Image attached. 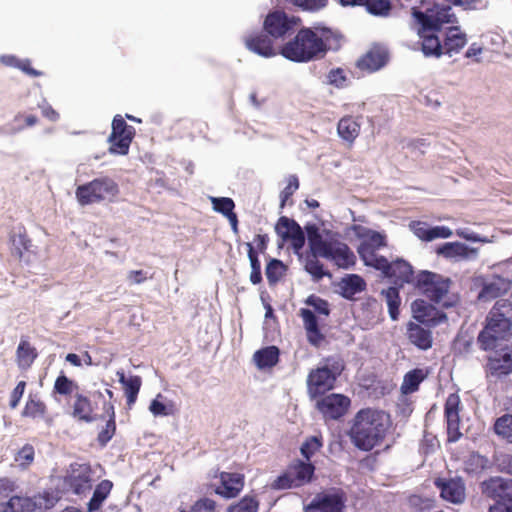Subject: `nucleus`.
<instances>
[{
    "mask_svg": "<svg viewBox=\"0 0 512 512\" xmlns=\"http://www.w3.org/2000/svg\"><path fill=\"white\" fill-rule=\"evenodd\" d=\"M305 230L311 254L307 255L304 266L315 280L327 275L318 257L329 259L340 268L354 265V253L345 243L337 240L332 232L315 224L306 225Z\"/></svg>",
    "mask_w": 512,
    "mask_h": 512,
    "instance_id": "f257e3e1",
    "label": "nucleus"
},
{
    "mask_svg": "<svg viewBox=\"0 0 512 512\" xmlns=\"http://www.w3.org/2000/svg\"><path fill=\"white\" fill-rule=\"evenodd\" d=\"M339 47L338 36L329 28L301 29L293 41L285 44L281 54L295 62H308L322 57L327 50Z\"/></svg>",
    "mask_w": 512,
    "mask_h": 512,
    "instance_id": "f03ea898",
    "label": "nucleus"
},
{
    "mask_svg": "<svg viewBox=\"0 0 512 512\" xmlns=\"http://www.w3.org/2000/svg\"><path fill=\"white\" fill-rule=\"evenodd\" d=\"M390 425V417L385 412L363 409L355 415L349 436L358 449L370 451L383 442Z\"/></svg>",
    "mask_w": 512,
    "mask_h": 512,
    "instance_id": "7ed1b4c3",
    "label": "nucleus"
},
{
    "mask_svg": "<svg viewBox=\"0 0 512 512\" xmlns=\"http://www.w3.org/2000/svg\"><path fill=\"white\" fill-rule=\"evenodd\" d=\"M510 312V303L496 302L486 318L484 329L478 336L481 349L498 353L509 348L508 342L512 337Z\"/></svg>",
    "mask_w": 512,
    "mask_h": 512,
    "instance_id": "20e7f679",
    "label": "nucleus"
},
{
    "mask_svg": "<svg viewBox=\"0 0 512 512\" xmlns=\"http://www.w3.org/2000/svg\"><path fill=\"white\" fill-rule=\"evenodd\" d=\"M347 234H353L360 240L357 250L365 265L374 267L377 270L387 267V259L377 255V250L385 246V237L381 233L362 225L354 224L347 229Z\"/></svg>",
    "mask_w": 512,
    "mask_h": 512,
    "instance_id": "39448f33",
    "label": "nucleus"
},
{
    "mask_svg": "<svg viewBox=\"0 0 512 512\" xmlns=\"http://www.w3.org/2000/svg\"><path fill=\"white\" fill-rule=\"evenodd\" d=\"M119 193L118 184L110 177H99L76 189V199L85 206L102 201H112Z\"/></svg>",
    "mask_w": 512,
    "mask_h": 512,
    "instance_id": "423d86ee",
    "label": "nucleus"
},
{
    "mask_svg": "<svg viewBox=\"0 0 512 512\" xmlns=\"http://www.w3.org/2000/svg\"><path fill=\"white\" fill-rule=\"evenodd\" d=\"M342 370V362L336 359H328L324 365L312 370L307 380L310 396L315 398L331 390Z\"/></svg>",
    "mask_w": 512,
    "mask_h": 512,
    "instance_id": "0eeeda50",
    "label": "nucleus"
},
{
    "mask_svg": "<svg viewBox=\"0 0 512 512\" xmlns=\"http://www.w3.org/2000/svg\"><path fill=\"white\" fill-rule=\"evenodd\" d=\"M415 285L434 302L443 306L449 305V302L445 300L450 286L449 279L435 273L422 271L416 276Z\"/></svg>",
    "mask_w": 512,
    "mask_h": 512,
    "instance_id": "6e6552de",
    "label": "nucleus"
},
{
    "mask_svg": "<svg viewBox=\"0 0 512 512\" xmlns=\"http://www.w3.org/2000/svg\"><path fill=\"white\" fill-rule=\"evenodd\" d=\"M412 15L420 26H427V28L436 31H440L442 25L453 23L455 20V15L450 6L438 4L427 8L424 12L417 8H412Z\"/></svg>",
    "mask_w": 512,
    "mask_h": 512,
    "instance_id": "1a4fd4ad",
    "label": "nucleus"
},
{
    "mask_svg": "<svg viewBox=\"0 0 512 512\" xmlns=\"http://www.w3.org/2000/svg\"><path fill=\"white\" fill-rule=\"evenodd\" d=\"M134 137V128L128 126L125 120L117 115L112 122V132L108 138L110 152L113 154L126 155Z\"/></svg>",
    "mask_w": 512,
    "mask_h": 512,
    "instance_id": "9d476101",
    "label": "nucleus"
},
{
    "mask_svg": "<svg viewBox=\"0 0 512 512\" xmlns=\"http://www.w3.org/2000/svg\"><path fill=\"white\" fill-rule=\"evenodd\" d=\"M56 498L49 492L39 493L33 497L13 496L10 498V512H35L53 507Z\"/></svg>",
    "mask_w": 512,
    "mask_h": 512,
    "instance_id": "9b49d317",
    "label": "nucleus"
},
{
    "mask_svg": "<svg viewBox=\"0 0 512 512\" xmlns=\"http://www.w3.org/2000/svg\"><path fill=\"white\" fill-rule=\"evenodd\" d=\"M93 471L87 464L74 463L70 466L65 482L74 493L80 494L92 487Z\"/></svg>",
    "mask_w": 512,
    "mask_h": 512,
    "instance_id": "f8f14e48",
    "label": "nucleus"
},
{
    "mask_svg": "<svg viewBox=\"0 0 512 512\" xmlns=\"http://www.w3.org/2000/svg\"><path fill=\"white\" fill-rule=\"evenodd\" d=\"M459 411L460 397L457 394H450L445 403L447 437L449 442H456L462 437Z\"/></svg>",
    "mask_w": 512,
    "mask_h": 512,
    "instance_id": "ddd939ff",
    "label": "nucleus"
},
{
    "mask_svg": "<svg viewBox=\"0 0 512 512\" xmlns=\"http://www.w3.org/2000/svg\"><path fill=\"white\" fill-rule=\"evenodd\" d=\"M486 496L498 501L512 503V479L492 477L481 485Z\"/></svg>",
    "mask_w": 512,
    "mask_h": 512,
    "instance_id": "4468645a",
    "label": "nucleus"
},
{
    "mask_svg": "<svg viewBox=\"0 0 512 512\" xmlns=\"http://www.w3.org/2000/svg\"><path fill=\"white\" fill-rule=\"evenodd\" d=\"M344 500L338 493L317 494L303 512H343Z\"/></svg>",
    "mask_w": 512,
    "mask_h": 512,
    "instance_id": "2eb2a0df",
    "label": "nucleus"
},
{
    "mask_svg": "<svg viewBox=\"0 0 512 512\" xmlns=\"http://www.w3.org/2000/svg\"><path fill=\"white\" fill-rule=\"evenodd\" d=\"M350 405V399L342 394H330L317 401V408L327 418L338 419Z\"/></svg>",
    "mask_w": 512,
    "mask_h": 512,
    "instance_id": "dca6fc26",
    "label": "nucleus"
},
{
    "mask_svg": "<svg viewBox=\"0 0 512 512\" xmlns=\"http://www.w3.org/2000/svg\"><path fill=\"white\" fill-rule=\"evenodd\" d=\"M512 288V280L499 274H492L483 282L478 295L480 300H492L505 295Z\"/></svg>",
    "mask_w": 512,
    "mask_h": 512,
    "instance_id": "f3484780",
    "label": "nucleus"
},
{
    "mask_svg": "<svg viewBox=\"0 0 512 512\" xmlns=\"http://www.w3.org/2000/svg\"><path fill=\"white\" fill-rule=\"evenodd\" d=\"M295 18H288L284 12L275 11L267 15L264 21L265 30L273 37H283L296 26Z\"/></svg>",
    "mask_w": 512,
    "mask_h": 512,
    "instance_id": "a211bd4d",
    "label": "nucleus"
},
{
    "mask_svg": "<svg viewBox=\"0 0 512 512\" xmlns=\"http://www.w3.org/2000/svg\"><path fill=\"white\" fill-rule=\"evenodd\" d=\"M435 485L440 490L441 497L448 502L459 504L465 499V486L461 479H437Z\"/></svg>",
    "mask_w": 512,
    "mask_h": 512,
    "instance_id": "6ab92c4d",
    "label": "nucleus"
},
{
    "mask_svg": "<svg viewBox=\"0 0 512 512\" xmlns=\"http://www.w3.org/2000/svg\"><path fill=\"white\" fill-rule=\"evenodd\" d=\"M244 486V476L240 473L222 472L220 484L215 486V493L225 498L236 497Z\"/></svg>",
    "mask_w": 512,
    "mask_h": 512,
    "instance_id": "aec40b11",
    "label": "nucleus"
},
{
    "mask_svg": "<svg viewBox=\"0 0 512 512\" xmlns=\"http://www.w3.org/2000/svg\"><path fill=\"white\" fill-rule=\"evenodd\" d=\"M437 253L447 259L460 261L476 258L478 249L471 248L461 242H449L440 246Z\"/></svg>",
    "mask_w": 512,
    "mask_h": 512,
    "instance_id": "412c9836",
    "label": "nucleus"
},
{
    "mask_svg": "<svg viewBox=\"0 0 512 512\" xmlns=\"http://www.w3.org/2000/svg\"><path fill=\"white\" fill-rule=\"evenodd\" d=\"M439 31L420 26L418 34L422 40V51L425 56L440 57L444 54L443 42H441Z\"/></svg>",
    "mask_w": 512,
    "mask_h": 512,
    "instance_id": "4be33fe9",
    "label": "nucleus"
},
{
    "mask_svg": "<svg viewBox=\"0 0 512 512\" xmlns=\"http://www.w3.org/2000/svg\"><path fill=\"white\" fill-rule=\"evenodd\" d=\"M383 273L393 279L395 284L402 285L410 282L413 278L412 266L404 260H396L391 263L387 261V267L379 268Z\"/></svg>",
    "mask_w": 512,
    "mask_h": 512,
    "instance_id": "5701e85b",
    "label": "nucleus"
},
{
    "mask_svg": "<svg viewBox=\"0 0 512 512\" xmlns=\"http://www.w3.org/2000/svg\"><path fill=\"white\" fill-rule=\"evenodd\" d=\"M499 356L490 357L487 364L489 376L500 377L512 372V349L501 351Z\"/></svg>",
    "mask_w": 512,
    "mask_h": 512,
    "instance_id": "b1692460",
    "label": "nucleus"
},
{
    "mask_svg": "<svg viewBox=\"0 0 512 512\" xmlns=\"http://www.w3.org/2000/svg\"><path fill=\"white\" fill-rule=\"evenodd\" d=\"M444 54L458 53L467 43L466 34L457 26L449 27L444 33Z\"/></svg>",
    "mask_w": 512,
    "mask_h": 512,
    "instance_id": "393cba45",
    "label": "nucleus"
},
{
    "mask_svg": "<svg viewBox=\"0 0 512 512\" xmlns=\"http://www.w3.org/2000/svg\"><path fill=\"white\" fill-rule=\"evenodd\" d=\"M407 337L413 345L421 350H427L432 346V335L429 329L419 324L410 322L407 326Z\"/></svg>",
    "mask_w": 512,
    "mask_h": 512,
    "instance_id": "a878e982",
    "label": "nucleus"
},
{
    "mask_svg": "<svg viewBox=\"0 0 512 512\" xmlns=\"http://www.w3.org/2000/svg\"><path fill=\"white\" fill-rule=\"evenodd\" d=\"M387 59L388 53L384 48H374L358 61V67L373 72L382 68Z\"/></svg>",
    "mask_w": 512,
    "mask_h": 512,
    "instance_id": "bb28decb",
    "label": "nucleus"
},
{
    "mask_svg": "<svg viewBox=\"0 0 512 512\" xmlns=\"http://www.w3.org/2000/svg\"><path fill=\"white\" fill-rule=\"evenodd\" d=\"M413 317L421 323H431L433 325L440 322L444 316L437 317L435 309L424 300H415L411 305Z\"/></svg>",
    "mask_w": 512,
    "mask_h": 512,
    "instance_id": "cd10ccee",
    "label": "nucleus"
},
{
    "mask_svg": "<svg viewBox=\"0 0 512 512\" xmlns=\"http://www.w3.org/2000/svg\"><path fill=\"white\" fill-rule=\"evenodd\" d=\"M148 410L154 417H168L177 412V407L173 400L158 393L150 402Z\"/></svg>",
    "mask_w": 512,
    "mask_h": 512,
    "instance_id": "c85d7f7f",
    "label": "nucleus"
},
{
    "mask_svg": "<svg viewBox=\"0 0 512 512\" xmlns=\"http://www.w3.org/2000/svg\"><path fill=\"white\" fill-rule=\"evenodd\" d=\"M246 47L266 58L273 57L276 52L272 46V41L265 35L250 36L245 40Z\"/></svg>",
    "mask_w": 512,
    "mask_h": 512,
    "instance_id": "c756f323",
    "label": "nucleus"
},
{
    "mask_svg": "<svg viewBox=\"0 0 512 512\" xmlns=\"http://www.w3.org/2000/svg\"><path fill=\"white\" fill-rule=\"evenodd\" d=\"M116 374L119 382L123 385L127 397V404L132 406L137 399V395L141 387V378L139 376L126 377L122 370L117 371Z\"/></svg>",
    "mask_w": 512,
    "mask_h": 512,
    "instance_id": "7c9ffc66",
    "label": "nucleus"
},
{
    "mask_svg": "<svg viewBox=\"0 0 512 512\" xmlns=\"http://www.w3.org/2000/svg\"><path fill=\"white\" fill-rule=\"evenodd\" d=\"M301 317L307 332L308 341L315 346L319 345L323 340V336L318 329L316 316L312 310L301 309Z\"/></svg>",
    "mask_w": 512,
    "mask_h": 512,
    "instance_id": "2f4dec72",
    "label": "nucleus"
},
{
    "mask_svg": "<svg viewBox=\"0 0 512 512\" xmlns=\"http://www.w3.org/2000/svg\"><path fill=\"white\" fill-rule=\"evenodd\" d=\"M337 132L342 140L351 144L360 133V123L353 117H344L338 122Z\"/></svg>",
    "mask_w": 512,
    "mask_h": 512,
    "instance_id": "473e14b6",
    "label": "nucleus"
},
{
    "mask_svg": "<svg viewBox=\"0 0 512 512\" xmlns=\"http://www.w3.org/2000/svg\"><path fill=\"white\" fill-rule=\"evenodd\" d=\"M293 480L298 487L308 483L314 473V467L310 463L297 462L288 468Z\"/></svg>",
    "mask_w": 512,
    "mask_h": 512,
    "instance_id": "72a5a7b5",
    "label": "nucleus"
},
{
    "mask_svg": "<svg viewBox=\"0 0 512 512\" xmlns=\"http://www.w3.org/2000/svg\"><path fill=\"white\" fill-rule=\"evenodd\" d=\"M339 288L345 298H352L355 294L364 290L365 282L360 276L352 274L341 280Z\"/></svg>",
    "mask_w": 512,
    "mask_h": 512,
    "instance_id": "f704fd0d",
    "label": "nucleus"
},
{
    "mask_svg": "<svg viewBox=\"0 0 512 512\" xmlns=\"http://www.w3.org/2000/svg\"><path fill=\"white\" fill-rule=\"evenodd\" d=\"M427 377V372L423 369H414L407 372L403 378L401 392L410 394L418 390L420 383Z\"/></svg>",
    "mask_w": 512,
    "mask_h": 512,
    "instance_id": "c9c22d12",
    "label": "nucleus"
},
{
    "mask_svg": "<svg viewBox=\"0 0 512 512\" xmlns=\"http://www.w3.org/2000/svg\"><path fill=\"white\" fill-rule=\"evenodd\" d=\"M16 356L18 366L21 369H27L36 359L37 352L27 340L22 339L18 345Z\"/></svg>",
    "mask_w": 512,
    "mask_h": 512,
    "instance_id": "e433bc0d",
    "label": "nucleus"
},
{
    "mask_svg": "<svg viewBox=\"0 0 512 512\" xmlns=\"http://www.w3.org/2000/svg\"><path fill=\"white\" fill-rule=\"evenodd\" d=\"M279 351L275 346L266 347L257 351L254 354V361L260 368H267L274 366L278 361Z\"/></svg>",
    "mask_w": 512,
    "mask_h": 512,
    "instance_id": "4c0bfd02",
    "label": "nucleus"
},
{
    "mask_svg": "<svg viewBox=\"0 0 512 512\" xmlns=\"http://www.w3.org/2000/svg\"><path fill=\"white\" fill-rule=\"evenodd\" d=\"M112 486V482L109 480H103L101 483L97 485V487L94 490L93 497L88 503V509L90 512L96 511L101 507L103 501L109 495Z\"/></svg>",
    "mask_w": 512,
    "mask_h": 512,
    "instance_id": "58836bf2",
    "label": "nucleus"
},
{
    "mask_svg": "<svg viewBox=\"0 0 512 512\" xmlns=\"http://www.w3.org/2000/svg\"><path fill=\"white\" fill-rule=\"evenodd\" d=\"M73 416L86 422L92 421V406L87 397L77 394L73 404Z\"/></svg>",
    "mask_w": 512,
    "mask_h": 512,
    "instance_id": "ea45409f",
    "label": "nucleus"
},
{
    "mask_svg": "<svg viewBox=\"0 0 512 512\" xmlns=\"http://www.w3.org/2000/svg\"><path fill=\"white\" fill-rule=\"evenodd\" d=\"M494 432L500 438L512 443V414H504L494 423Z\"/></svg>",
    "mask_w": 512,
    "mask_h": 512,
    "instance_id": "a19ab883",
    "label": "nucleus"
},
{
    "mask_svg": "<svg viewBox=\"0 0 512 512\" xmlns=\"http://www.w3.org/2000/svg\"><path fill=\"white\" fill-rule=\"evenodd\" d=\"M300 229L301 227L294 220L287 217H281L275 227L277 234L284 241H288Z\"/></svg>",
    "mask_w": 512,
    "mask_h": 512,
    "instance_id": "79ce46f5",
    "label": "nucleus"
},
{
    "mask_svg": "<svg viewBox=\"0 0 512 512\" xmlns=\"http://www.w3.org/2000/svg\"><path fill=\"white\" fill-rule=\"evenodd\" d=\"M259 502L252 495H246L238 503L229 506L227 512H257Z\"/></svg>",
    "mask_w": 512,
    "mask_h": 512,
    "instance_id": "37998d69",
    "label": "nucleus"
},
{
    "mask_svg": "<svg viewBox=\"0 0 512 512\" xmlns=\"http://www.w3.org/2000/svg\"><path fill=\"white\" fill-rule=\"evenodd\" d=\"M383 294L386 298L390 317L393 320H397L399 314L398 308L400 304L398 289L396 287H389L387 290L383 291Z\"/></svg>",
    "mask_w": 512,
    "mask_h": 512,
    "instance_id": "c03bdc74",
    "label": "nucleus"
},
{
    "mask_svg": "<svg viewBox=\"0 0 512 512\" xmlns=\"http://www.w3.org/2000/svg\"><path fill=\"white\" fill-rule=\"evenodd\" d=\"M0 62L6 66L17 67L29 75H32V76L39 75L38 71H36L30 67V63L28 60H19L15 56H12V55H2L0 57Z\"/></svg>",
    "mask_w": 512,
    "mask_h": 512,
    "instance_id": "a18cd8bd",
    "label": "nucleus"
},
{
    "mask_svg": "<svg viewBox=\"0 0 512 512\" xmlns=\"http://www.w3.org/2000/svg\"><path fill=\"white\" fill-rule=\"evenodd\" d=\"M35 451L34 447L30 444H25L18 452L15 454L14 460L18 466L21 468L29 467L34 461Z\"/></svg>",
    "mask_w": 512,
    "mask_h": 512,
    "instance_id": "49530a36",
    "label": "nucleus"
},
{
    "mask_svg": "<svg viewBox=\"0 0 512 512\" xmlns=\"http://www.w3.org/2000/svg\"><path fill=\"white\" fill-rule=\"evenodd\" d=\"M248 257L251 264V274H250V280L253 284H258L261 282V265L258 260V257L254 251V248L252 244L248 243Z\"/></svg>",
    "mask_w": 512,
    "mask_h": 512,
    "instance_id": "de8ad7c7",
    "label": "nucleus"
},
{
    "mask_svg": "<svg viewBox=\"0 0 512 512\" xmlns=\"http://www.w3.org/2000/svg\"><path fill=\"white\" fill-rule=\"evenodd\" d=\"M210 201L212 203L213 209L223 214L224 216H228L233 213V209L235 207L234 201L228 197H210Z\"/></svg>",
    "mask_w": 512,
    "mask_h": 512,
    "instance_id": "09e8293b",
    "label": "nucleus"
},
{
    "mask_svg": "<svg viewBox=\"0 0 512 512\" xmlns=\"http://www.w3.org/2000/svg\"><path fill=\"white\" fill-rule=\"evenodd\" d=\"M285 266L279 260H271L266 267V277L270 283H276L284 274Z\"/></svg>",
    "mask_w": 512,
    "mask_h": 512,
    "instance_id": "8fccbe9b",
    "label": "nucleus"
},
{
    "mask_svg": "<svg viewBox=\"0 0 512 512\" xmlns=\"http://www.w3.org/2000/svg\"><path fill=\"white\" fill-rule=\"evenodd\" d=\"M327 83L337 88H343L347 85V73L341 68H335L328 72Z\"/></svg>",
    "mask_w": 512,
    "mask_h": 512,
    "instance_id": "3c124183",
    "label": "nucleus"
},
{
    "mask_svg": "<svg viewBox=\"0 0 512 512\" xmlns=\"http://www.w3.org/2000/svg\"><path fill=\"white\" fill-rule=\"evenodd\" d=\"M44 411L45 406L42 402L35 399H29L26 402L22 415L25 417L37 418L42 416Z\"/></svg>",
    "mask_w": 512,
    "mask_h": 512,
    "instance_id": "603ef678",
    "label": "nucleus"
},
{
    "mask_svg": "<svg viewBox=\"0 0 512 512\" xmlns=\"http://www.w3.org/2000/svg\"><path fill=\"white\" fill-rule=\"evenodd\" d=\"M364 5L374 15H387L390 10V2L388 0H368Z\"/></svg>",
    "mask_w": 512,
    "mask_h": 512,
    "instance_id": "864d4df0",
    "label": "nucleus"
},
{
    "mask_svg": "<svg viewBox=\"0 0 512 512\" xmlns=\"http://www.w3.org/2000/svg\"><path fill=\"white\" fill-rule=\"evenodd\" d=\"M298 487L292 478L288 469L280 476H278L272 483L271 488L276 490H285Z\"/></svg>",
    "mask_w": 512,
    "mask_h": 512,
    "instance_id": "5fc2aeb1",
    "label": "nucleus"
},
{
    "mask_svg": "<svg viewBox=\"0 0 512 512\" xmlns=\"http://www.w3.org/2000/svg\"><path fill=\"white\" fill-rule=\"evenodd\" d=\"M307 11H316L326 6L327 0H283Z\"/></svg>",
    "mask_w": 512,
    "mask_h": 512,
    "instance_id": "6e6d98bb",
    "label": "nucleus"
},
{
    "mask_svg": "<svg viewBox=\"0 0 512 512\" xmlns=\"http://www.w3.org/2000/svg\"><path fill=\"white\" fill-rule=\"evenodd\" d=\"M456 235L459 236L460 238H463L467 241H472V242H481V243H493L495 242V239H494V236H492L491 238L489 237H482L474 232H471L469 231L468 229H464V228H461V229H457L456 230Z\"/></svg>",
    "mask_w": 512,
    "mask_h": 512,
    "instance_id": "4d7b16f0",
    "label": "nucleus"
},
{
    "mask_svg": "<svg viewBox=\"0 0 512 512\" xmlns=\"http://www.w3.org/2000/svg\"><path fill=\"white\" fill-rule=\"evenodd\" d=\"M321 446L322 444L318 437H311L303 443L301 453L307 460H309Z\"/></svg>",
    "mask_w": 512,
    "mask_h": 512,
    "instance_id": "13d9d810",
    "label": "nucleus"
},
{
    "mask_svg": "<svg viewBox=\"0 0 512 512\" xmlns=\"http://www.w3.org/2000/svg\"><path fill=\"white\" fill-rule=\"evenodd\" d=\"M409 227L413 234L423 241H429L430 226L421 221H412Z\"/></svg>",
    "mask_w": 512,
    "mask_h": 512,
    "instance_id": "bf43d9fd",
    "label": "nucleus"
},
{
    "mask_svg": "<svg viewBox=\"0 0 512 512\" xmlns=\"http://www.w3.org/2000/svg\"><path fill=\"white\" fill-rule=\"evenodd\" d=\"M299 188L298 178L294 175L288 178V183L286 187L282 190L280 194L281 205L284 206L286 201L294 194V192Z\"/></svg>",
    "mask_w": 512,
    "mask_h": 512,
    "instance_id": "052dcab7",
    "label": "nucleus"
},
{
    "mask_svg": "<svg viewBox=\"0 0 512 512\" xmlns=\"http://www.w3.org/2000/svg\"><path fill=\"white\" fill-rule=\"evenodd\" d=\"M216 503L210 498H201L191 507L190 512H215Z\"/></svg>",
    "mask_w": 512,
    "mask_h": 512,
    "instance_id": "680f3d73",
    "label": "nucleus"
},
{
    "mask_svg": "<svg viewBox=\"0 0 512 512\" xmlns=\"http://www.w3.org/2000/svg\"><path fill=\"white\" fill-rule=\"evenodd\" d=\"M54 388L56 392L67 395L73 392L74 383L66 376L62 375L56 379Z\"/></svg>",
    "mask_w": 512,
    "mask_h": 512,
    "instance_id": "e2e57ef3",
    "label": "nucleus"
},
{
    "mask_svg": "<svg viewBox=\"0 0 512 512\" xmlns=\"http://www.w3.org/2000/svg\"><path fill=\"white\" fill-rule=\"evenodd\" d=\"M11 242H12L13 250L19 256H21L23 251L28 248L29 240L26 238V236L24 234L19 232L17 234L15 233V234L12 235Z\"/></svg>",
    "mask_w": 512,
    "mask_h": 512,
    "instance_id": "0e129e2a",
    "label": "nucleus"
},
{
    "mask_svg": "<svg viewBox=\"0 0 512 512\" xmlns=\"http://www.w3.org/2000/svg\"><path fill=\"white\" fill-rule=\"evenodd\" d=\"M307 304L312 306L314 314L318 313L319 315L327 316L329 314L328 303L318 297L310 296L307 300Z\"/></svg>",
    "mask_w": 512,
    "mask_h": 512,
    "instance_id": "69168bd1",
    "label": "nucleus"
},
{
    "mask_svg": "<svg viewBox=\"0 0 512 512\" xmlns=\"http://www.w3.org/2000/svg\"><path fill=\"white\" fill-rule=\"evenodd\" d=\"M453 234L452 230L446 226H430L429 241H433L439 238H449Z\"/></svg>",
    "mask_w": 512,
    "mask_h": 512,
    "instance_id": "338daca9",
    "label": "nucleus"
},
{
    "mask_svg": "<svg viewBox=\"0 0 512 512\" xmlns=\"http://www.w3.org/2000/svg\"><path fill=\"white\" fill-rule=\"evenodd\" d=\"M497 464L502 471L512 474V454H501L497 458Z\"/></svg>",
    "mask_w": 512,
    "mask_h": 512,
    "instance_id": "774afa93",
    "label": "nucleus"
}]
</instances>
